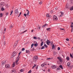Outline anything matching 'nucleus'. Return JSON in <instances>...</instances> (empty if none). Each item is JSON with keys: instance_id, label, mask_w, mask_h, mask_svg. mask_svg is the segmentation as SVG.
Listing matches in <instances>:
<instances>
[{"instance_id": "obj_59", "label": "nucleus", "mask_w": 73, "mask_h": 73, "mask_svg": "<svg viewBox=\"0 0 73 73\" xmlns=\"http://www.w3.org/2000/svg\"><path fill=\"white\" fill-rule=\"evenodd\" d=\"M47 41H48V42H49V44L50 43V41H49V40H47Z\"/></svg>"}, {"instance_id": "obj_22", "label": "nucleus", "mask_w": 73, "mask_h": 73, "mask_svg": "<svg viewBox=\"0 0 73 73\" xmlns=\"http://www.w3.org/2000/svg\"><path fill=\"white\" fill-rule=\"evenodd\" d=\"M20 59V57H19V58L18 59H17V60H16L15 62H18L19 61V59Z\"/></svg>"}, {"instance_id": "obj_6", "label": "nucleus", "mask_w": 73, "mask_h": 73, "mask_svg": "<svg viewBox=\"0 0 73 73\" xmlns=\"http://www.w3.org/2000/svg\"><path fill=\"white\" fill-rule=\"evenodd\" d=\"M5 67L7 68H9V64H6L5 65Z\"/></svg>"}, {"instance_id": "obj_16", "label": "nucleus", "mask_w": 73, "mask_h": 73, "mask_svg": "<svg viewBox=\"0 0 73 73\" xmlns=\"http://www.w3.org/2000/svg\"><path fill=\"white\" fill-rule=\"evenodd\" d=\"M66 59L68 61H69V60H70L69 57V56H67L66 58Z\"/></svg>"}, {"instance_id": "obj_10", "label": "nucleus", "mask_w": 73, "mask_h": 73, "mask_svg": "<svg viewBox=\"0 0 73 73\" xmlns=\"http://www.w3.org/2000/svg\"><path fill=\"white\" fill-rule=\"evenodd\" d=\"M15 62H14L13 63V64L12 66V68H13L15 67Z\"/></svg>"}, {"instance_id": "obj_25", "label": "nucleus", "mask_w": 73, "mask_h": 73, "mask_svg": "<svg viewBox=\"0 0 73 73\" xmlns=\"http://www.w3.org/2000/svg\"><path fill=\"white\" fill-rule=\"evenodd\" d=\"M44 63L42 64L41 65V66L42 67H44Z\"/></svg>"}, {"instance_id": "obj_34", "label": "nucleus", "mask_w": 73, "mask_h": 73, "mask_svg": "<svg viewBox=\"0 0 73 73\" xmlns=\"http://www.w3.org/2000/svg\"><path fill=\"white\" fill-rule=\"evenodd\" d=\"M34 45V44L33 43L31 45V48H33V46Z\"/></svg>"}, {"instance_id": "obj_32", "label": "nucleus", "mask_w": 73, "mask_h": 73, "mask_svg": "<svg viewBox=\"0 0 73 73\" xmlns=\"http://www.w3.org/2000/svg\"><path fill=\"white\" fill-rule=\"evenodd\" d=\"M44 46H45L46 48L48 47V46H47V45L46 44H44Z\"/></svg>"}, {"instance_id": "obj_18", "label": "nucleus", "mask_w": 73, "mask_h": 73, "mask_svg": "<svg viewBox=\"0 0 73 73\" xmlns=\"http://www.w3.org/2000/svg\"><path fill=\"white\" fill-rule=\"evenodd\" d=\"M46 43L47 45H49V41H48V40H47V41L46 42Z\"/></svg>"}, {"instance_id": "obj_45", "label": "nucleus", "mask_w": 73, "mask_h": 73, "mask_svg": "<svg viewBox=\"0 0 73 73\" xmlns=\"http://www.w3.org/2000/svg\"><path fill=\"white\" fill-rule=\"evenodd\" d=\"M24 16H25V17H27V14H26V13H25L24 14Z\"/></svg>"}, {"instance_id": "obj_36", "label": "nucleus", "mask_w": 73, "mask_h": 73, "mask_svg": "<svg viewBox=\"0 0 73 73\" xmlns=\"http://www.w3.org/2000/svg\"><path fill=\"white\" fill-rule=\"evenodd\" d=\"M13 10H12L11 11L10 15H12V13H13Z\"/></svg>"}, {"instance_id": "obj_40", "label": "nucleus", "mask_w": 73, "mask_h": 73, "mask_svg": "<svg viewBox=\"0 0 73 73\" xmlns=\"http://www.w3.org/2000/svg\"><path fill=\"white\" fill-rule=\"evenodd\" d=\"M32 72V71H31V70H29V71L28 72V73H31V72Z\"/></svg>"}, {"instance_id": "obj_60", "label": "nucleus", "mask_w": 73, "mask_h": 73, "mask_svg": "<svg viewBox=\"0 0 73 73\" xmlns=\"http://www.w3.org/2000/svg\"><path fill=\"white\" fill-rule=\"evenodd\" d=\"M71 32H73V28H72V29H71Z\"/></svg>"}, {"instance_id": "obj_47", "label": "nucleus", "mask_w": 73, "mask_h": 73, "mask_svg": "<svg viewBox=\"0 0 73 73\" xmlns=\"http://www.w3.org/2000/svg\"><path fill=\"white\" fill-rule=\"evenodd\" d=\"M50 59H51V58H47V60H50Z\"/></svg>"}, {"instance_id": "obj_26", "label": "nucleus", "mask_w": 73, "mask_h": 73, "mask_svg": "<svg viewBox=\"0 0 73 73\" xmlns=\"http://www.w3.org/2000/svg\"><path fill=\"white\" fill-rule=\"evenodd\" d=\"M34 46H38V44L37 43L35 44Z\"/></svg>"}, {"instance_id": "obj_9", "label": "nucleus", "mask_w": 73, "mask_h": 73, "mask_svg": "<svg viewBox=\"0 0 73 73\" xmlns=\"http://www.w3.org/2000/svg\"><path fill=\"white\" fill-rule=\"evenodd\" d=\"M12 73H16V71L15 70L13 69L11 71Z\"/></svg>"}, {"instance_id": "obj_54", "label": "nucleus", "mask_w": 73, "mask_h": 73, "mask_svg": "<svg viewBox=\"0 0 73 73\" xmlns=\"http://www.w3.org/2000/svg\"><path fill=\"white\" fill-rule=\"evenodd\" d=\"M50 12L51 13H53V11L52 10L50 11Z\"/></svg>"}, {"instance_id": "obj_46", "label": "nucleus", "mask_w": 73, "mask_h": 73, "mask_svg": "<svg viewBox=\"0 0 73 73\" xmlns=\"http://www.w3.org/2000/svg\"><path fill=\"white\" fill-rule=\"evenodd\" d=\"M58 50H60V47H58Z\"/></svg>"}, {"instance_id": "obj_58", "label": "nucleus", "mask_w": 73, "mask_h": 73, "mask_svg": "<svg viewBox=\"0 0 73 73\" xmlns=\"http://www.w3.org/2000/svg\"><path fill=\"white\" fill-rule=\"evenodd\" d=\"M61 29V30H62V31H64V29Z\"/></svg>"}, {"instance_id": "obj_17", "label": "nucleus", "mask_w": 73, "mask_h": 73, "mask_svg": "<svg viewBox=\"0 0 73 73\" xmlns=\"http://www.w3.org/2000/svg\"><path fill=\"white\" fill-rule=\"evenodd\" d=\"M44 44V42H41L40 44V46H42L43 44Z\"/></svg>"}, {"instance_id": "obj_51", "label": "nucleus", "mask_w": 73, "mask_h": 73, "mask_svg": "<svg viewBox=\"0 0 73 73\" xmlns=\"http://www.w3.org/2000/svg\"><path fill=\"white\" fill-rule=\"evenodd\" d=\"M23 28V30H25V27H24L23 26V27H22Z\"/></svg>"}, {"instance_id": "obj_53", "label": "nucleus", "mask_w": 73, "mask_h": 73, "mask_svg": "<svg viewBox=\"0 0 73 73\" xmlns=\"http://www.w3.org/2000/svg\"><path fill=\"white\" fill-rule=\"evenodd\" d=\"M53 41H52L50 44L51 45H53Z\"/></svg>"}, {"instance_id": "obj_63", "label": "nucleus", "mask_w": 73, "mask_h": 73, "mask_svg": "<svg viewBox=\"0 0 73 73\" xmlns=\"http://www.w3.org/2000/svg\"><path fill=\"white\" fill-rule=\"evenodd\" d=\"M48 72H50V70L49 69H48Z\"/></svg>"}, {"instance_id": "obj_5", "label": "nucleus", "mask_w": 73, "mask_h": 73, "mask_svg": "<svg viewBox=\"0 0 73 73\" xmlns=\"http://www.w3.org/2000/svg\"><path fill=\"white\" fill-rule=\"evenodd\" d=\"M3 40L4 41V43H3L4 45H6V41H5V40H6L4 39H3Z\"/></svg>"}, {"instance_id": "obj_39", "label": "nucleus", "mask_w": 73, "mask_h": 73, "mask_svg": "<svg viewBox=\"0 0 73 73\" xmlns=\"http://www.w3.org/2000/svg\"><path fill=\"white\" fill-rule=\"evenodd\" d=\"M25 50V48H23L22 49V51H24Z\"/></svg>"}, {"instance_id": "obj_64", "label": "nucleus", "mask_w": 73, "mask_h": 73, "mask_svg": "<svg viewBox=\"0 0 73 73\" xmlns=\"http://www.w3.org/2000/svg\"><path fill=\"white\" fill-rule=\"evenodd\" d=\"M31 32H33V30H32V31H31Z\"/></svg>"}, {"instance_id": "obj_11", "label": "nucleus", "mask_w": 73, "mask_h": 73, "mask_svg": "<svg viewBox=\"0 0 73 73\" xmlns=\"http://www.w3.org/2000/svg\"><path fill=\"white\" fill-rule=\"evenodd\" d=\"M60 13H61V15L60 16V17H61V16H63V15H64L63 13H62V12L61 11H60Z\"/></svg>"}, {"instance_id": "obj_7", "label": "nucleus", "mask_w": 73, "mask_h": 73, "mask_svg": "<svg viewBox=\"0 0 73 73\" xmlns=\"http://www.w3.org/2000/svg\"><path fill=\"white\" fill-rule=\"evenodd\" d=\"M2 65H4L6 63V61L5 60H3L2 62Z\"/></svg>"}, {"instance_id": "obj_35", "label": "nucleus", "mask_w": 73, "mask_h": 73, "mask_svg": "<svg viewBox=\"0 0 73 73\" xmlns=\"http://www.w3.org/2000/svg\"><path fill=\"white\" fill-rule=\"evenodd\" d=\"M54 45L53 44L52 46V49H54Z\"/></svg>"}, {"instance_id": "obj_13", "label": "nucleus", "mask_w": 73, "mask_h": 73, "mask_svg": "<svg viewBox=\"0 0 73 73\" xmlns=\"http://www.w3.org/2000/svg\"><path fill=\"white\" fill-rule=\"evenodd\" d=\"M52 68L53 69H55V68H56V66H55V65L52 66Z\"/></svg>"}, {"instance_id": "obj_33", "label": "nucleus", "mask_w": 73, "mask_h": 73, "mask_svg": "<svg viewBox=\"0 0 73 73\" xmlns=\"http://www.w3.org/2000/svg\"><path fill=\"white\" fill-rule=\"evenodd\" d=\"M1 11H4V9L3 8V7H2L1 8Z\"/></svg>"}, {"instance_id": "obj_49", "label": "nucleus", "mask_w": 73, "mask_h": 73, "mask_svg": "<svg viewBox=\"0 0 73 73\" xmlns=\"http://www.w3.org/2000/svg\"><path fill=\"white\" fill-rule=\"evenodd\" d=\"M20 71H21V72H23V71H24V70H23L21 69V70Z\"/></svg>"}, {"instance_id": "obj_30", "label": "nucleus", "mask_w": 73, "mask_h": 73, "mask_svg": "<svg viewBox=\"0 0 73 73\" xmlns=\"http://www.w3.org/2000/svg\"><path fill=\"white\" fill-rule=\"evenodd\" d=\"M70 56L72 58H73V55H72L71 54H70Z\"/></svg>"}, {"instance_id": "obj_3", "label": "nucleus", "mask_w": 73, "mask_h": 73, "mask_svg": "<svg viewBox=\"0 0 73 73\" xmlns=\"http://www.w3.org/2000/svg\"><path fill=\"white\" fill-rule=\"evenodd\" d=\"M13 55L11 56V57L12 58H13V57H14L16 54H17V53L15 51H14V52H13Z\"/></svg>"}, {"instance_id": "obj_28", "label": "nucleus", "mask_w": 73, "mask_h": 73, "mask_svg": "<svg viewBox=\"0 0 73 73\" xmlns=\"http://www.w3.org/2000/svg\"><path fill=\"white\" fill-rule=\"evenodd\" d=\"M33 38L35 40H37V38L36 36H34L33 37Z\"/></svg>"}, {"instance_id": "obj_37", "label": "nucleus", "mask_w": 73, "mask_h": 73, "mask_svg": "<svg viewBox=\"0 0 73 73\" xmlns=\"http://www.w3.org/2000/svg\"><path fill=\"white\" fill-rule=\"evenodd\" d=\"M42 1L40 2L39 3V4H40V5L42 4Z\"/></svg>"}, {"instance_id": "obj_62", "label": "nucleus", "mask_w": 73, "mask_h": 73, "mask_svg": "<svg viewBox=\"0 0 73 73\" xmlns=\"http://www.w3.org/2000/svg\"><path fill=\"white\" fill-rule=\"evenodd\" d=\"M43 40V39H41V42H43V41H42V40Z\"/></svg>"}, {"instance_id": "obj_27", "label": "nucleus", "mask_w": 73, "mask_h": 73, "mask_svg": "<svg viewBox=\"0 0 73 73\" xmlns=\"http://www.w3.org/2000/svg\"><path fill=\"white\" fill-rule=\"evenodd\" d=\"M13 25H11L10 26V28H13Z\"/></svg>"}, {"instance_id": "obj_38", "label": "nucleus", "mask_w": 73, "mask_h": 73, "mask_svg": "<svg viewBox=\"0 0 73 73\" xmlns=\"http://www.w3.org/2000/svg\"><path fill=\"white\" fill-rule=\"evenodd\" d=\"M8 14H9V13H8V12L6 13V16H8Z\"/></svg>"}, {"instance_id": "obj_4", "label": "nucleus", "mask_w": 73, "mask_h": 73, "mask_svg": "<svg viewBox=\"0 0 73 73\" xmlns=\"http://www.w3.org/2000/svg\"><path fill=\"white\" fill-rule=\"evenodd\" d=\"M53 20H55V21L57 20V17L55 15H54Z\"/></svg>"}, {"instance_id": "obj_43", "label": "nucleus", "mask_w": 73, "mask_h": 73, "mask_svg": "<svg viewBox=\"0 0 73 73\" xmlns=\"http://www.w3.org/2000/svg\"><path fill=\"white\" fill-rule=\"evenodd\" d=\"M57 58L58 59V60H60L61 59V58L59 57H57Z\"/></svg>"}, {"instance_id": "obj_1", "label": "nucleus", "mask_w": 73, "mask_h": 73, "mask_svg": "<svg viewBox=\"0 0 73 73\" xmlns=\"http://www.w3.org/2000/svg\"><path fill=\"white\" fill-rule=\"evenodd\" d=\"M38 60V56H35L33 58V61H36Z\"/></svg>"}, {"instance_id": "obj_24", "label": "nucleus", "mask_w": 73, "mask_h": 73, "mask_svg": "<svg viewBox=\"0 0 73 73\" xmlns=\"http://www.w3.org/2000/svg\"><path fill=\"white\" fill-rule=\"evenodd\" d=\"M36 64H34V66H33V67H32V69H34V68L35 67H36Z\"/></svg>"}, {"instance_id": "obj_52", "label": "nucleus", "mask_w": 73, "mask_h": 73, "mask_svg": "<svg viewBox=\"0 0 73 73\" xmlns=\"http://www.w3.org/2000/svg\"><path fill=\"white\" fill-rule=\"evenodd\" d=\"M59 61L61 62H62V60H61V59H60V60H59Z\"/></svg>"}, {"instance_id": "obj_55", "label": "nucleus", "mask_w": 73, "mask_h": 73, "mask_svg": "<svg viewBox=\"0 0 73 73\" xmlns=\"http://www.w3.org/2000/svg\"><path fill=\"white\" fill-rule=\"evenodd\" d=\"M15 62L16 65H18L19 64V63H18V62Z\"/></svg>"}, {"instance_id": "obj_61", "label": "nucleus", "mask_w": 73, "mask_h": 73, "mask_svg": "<svg viewBox=\"0 0 73 73\" xmlns=\"http://www.w3.org/2000/svg\"><path fill=\"white\" fill-rule=\"evenodd\" d=\"M55 9H56V10H57V9H58V8H57V7H56V8H55Z\"/></svg>"}, {"instance_id": "obj_8", "label": "nucleus", "mask_w": 73, "mask_h": 73, "mask_svg": "<svg viewBox=\"0 0 73 73\" xmlns=\"http://www.w3.org/2000/svg\"><path fill=\"white\" fill-rule=\"evenodd\" d=\"M26 11L27 12V16H28L29 15V11L28 10V9H26Z\"/></svg>"}, {"instance_id": "obj_42", "label": "nucleus", "mask_w": 73, "mask_h": 73, "mask_svg": "<svg viewBox=\"0 0 73 73\" xmlns=\"http://www.w3.org/2000/svg\"><path fill=\"white\" fill-rule=\"evenodd\" d=\"M26 31H27V30H26L25 31L23 32L22 33L20 34V35H21V33H25V32H26Z\"/></svg>"}, {"instance_id": "obj_14", "label": "nucleus", "mask_w": 73, "mask_h": 73, "mask_svg": "<svg viewBox=\"0 0 73 73\" xmlns=\"http://www.w3.org/2000/svg\"><path fill=\"white\" fill-rule=\"evenodd\" d=\"M26 51L27 53H28V54H29V53H30V51H29V50H26Z\"/></svg>"}, {"instance_id": "obj_2", "label": "nucleus", "mask_w": 73, "mask_h": 73, "mask_svg": "<svg viewBox=\"0 0 73 73\" xmlns=\"http://www.w3.org/2000/svg\"><path fill=\"white\" fill-rule=\"evenodd\" d=\"M19 12H18V9H16L15 11V14L16 16H18Z\"/></svg>"}, {"instance_id": "obj_19", "label": "nucleus", "mask_w": 73, "mask_h": 73, "mask_svg": "<svg viewBox=\"0 0 73 73\" xmlns=\"http://www.w3.org/2000/svg\"><path fill=\"white\" fill-rule=\"evenodd\" d=\"M70 11H73V7H70Z\"/></svg>"}, {"instance_id": "obj_12", "label": "nucleus", "mask_w": 73, "mask_h": 73, "mask_svg": "<svg viewBox=\"0 0 73 73\" xmlns=\"http://www.w3.org/2000/svg\"><path fill=\"white\" fill-rule=\"evenodd\" d=\"M70 64H71L70 63V62H68V64H67V65H68L67 66H68V67H70Z\"/></svg>"}, {"instance_id": "obj_41", "label": "nucleus", "mask_w": 73, "mask_h": 73, "mask_svg": "<svg viewBox=\"0 0 73 73\" xmlns=\"http://www.w3.org/2000/svg\"><path fill=\"white\" fill-rule=\"evenodd\" d=\"M21 15V12L19 14V15L18 16V17H19L20 16V15Z\"/></svg>"}, {"instance_id": "obj_20", "label": "nucleus", "mask_w": 73, "mask_h": 73, "mask_svg": "<svg viewBox=\"0 0 73 73\" xmlns=\"http://www.w3.org/2000/svg\"><path fill=\"white\" fill-rule=\"evenodd\" d=\"M59 67L62 69H63V68H62V65H60L59 66Z\"/></svg>"}, {"instance_id": "obj_48", "label": "nucleus", "mask_w": 73, "mask_h": 73, "mask_svg": "<svg viewBox=\"0 0 73 73\" xmlns=\"http://www.w3.org/2000/svg\"><path fill=\"white\" fill-rule=\"evenodd\" d=\"M16 45H17L16 43H15L14 45V46H16Z\"/></svg>"}, {"instance_id": "obj_31", "label": "nucleus", "mask_w": 73, "mask_h": 73, "mask_svg": "<svg viewBox=\"0 0 73 73\" xmlns=\"http://www.w3.org/2000/svg\"><path fill=\"white\" fill-rule=\"evenodd\" d=\"M44 48H45V46H43L41 48V49H44Z\"/></svg>"}, {"instance_id": "obj_23", "label": "nucleus", "mask_w": 73, "mask_h": 73, "mask_svg": "<svg viewBox=\"0 0 73 73\" xmlns=\"http://www.w3.org/2000/svg\"><path fill=\"white\" fill-rule=\"evenodd\" d=\"M50 29H51L50 28H48L46 29L47 31H49Z\"/></svg>"}, {"instance_id": "obj_57", "label": "nucleus", "mask_w": 73, "mask_h": 73, "mask_svg": "<svg viewBox=\"0 0 73 73\" xmlns=\"http://www.w3.org/2000/svg\"><path fill=\"white\" fill-rule=\"evenodd\" d=\"M70 26H71V28H73V25H71Z\"/></svg>"}, {"instance_id": "obj_44", "label": "nucleus", "mask_w": 73, "mask_h": 73, "mask_svg": "<svg viewBox=\"0 0 73 73\" xmlns=\"http://www.w3.org/2000/svg\"><path fill=\"white\" fill-rule=\"evenodd\" d=\"M40 28H41V27H39L38 26L37 29H40Z\"/></svg>"}, {"instance_id": "obj_21", "label": "nucleus", "mask_w": 73, "mask_h": 73, "mask_svg": "<svg viewBox=\"0 0 73 73\" xmlns=\"http://www.w3.org/2000/svg\"><path fill=\"white\" fill-rule=\"evenodd\" d=\"M47 25V24H44V25H43L42 26V28H43V27H45L46 25Z\"/></svg>"}, {"instance_id": "obj_15", "label": "nucleus", "mask_w": 73, "mask_h": 73, "mask_svg": "<svg viewBox=\"0 0 73 73\" xmlns=\"http://www.w3.org/2000/svg\"><path fill=\"white\" fill-rule=\"evenodd\" d=\"M47 17H50V16L48 14H47L46 15Z\"/></svg>"}, {"instance_id": "obj_29", "label": "nucleus", "mask_w": 73, "mask_h": 73, "mask_svg": "<svg viewBox=\"0 0 73 73\" xmlns=\"http://www.w3.org/2000/svg\"><path fill=\"white\" fill-rule=\"evenodd\" d=\"M2 16H3V14L1 13L0 14V17H2Z\"/></svg>"}, {"instance_id": "obj_56", "label": "nucleus", "mask_w": 73, "mask_h": 73, "mask_svg": "<svg viewBox=\"0 0 73 73\" xmlns=\"http://www.w3.org/2000/svg\"><path fill=\"white\" fill-rule=\"evenodd\" d=\"M38 40H41V38L39 37L38 38Z\"/></svg>"}, {"instance_id": "obj_50", "label": "nucleus", "mask_w": 73, "mask_h": 73, "mask_svg": "<svg viewBox=\"0 0 73 73\" xmlns=\"http://www.w3.org/2000/svg\"><path fill=\"white\" fill-rule=\"evenodd\" d=\"M66 41H69V39L68 38H67L66 39Z\"/></svg>"}]
</instances>
